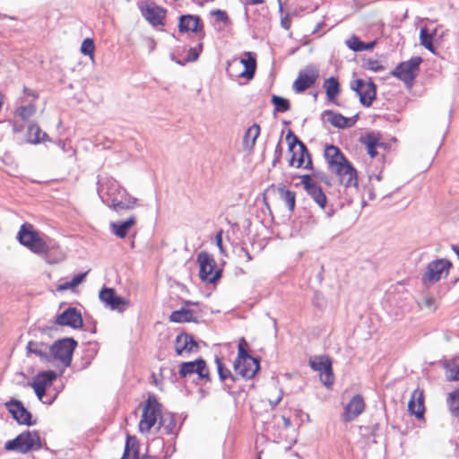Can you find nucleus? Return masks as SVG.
Here are the masks:
<instances>
[{
	"label": "nucleus",
	"instance_id": "nucleus-44",
	"mask_svg": "<svg viewBox=\"0 0 459 459\" xmlns=\"http://www.w3.org/2000/svg\"><path fill=\"white\" fill-rule=\"evenodd\" d=\"M36 112V108L33 105L22 106L17 108L16 115L22 117V120L29 119Z\"/></svg>",
	"mask_w": 459,
	"mask_h": 459
},
{
	"label": "nucleus",
	"instance_id": "nucleus-40",
	"mask_svg": "<svg viewBox=\"0 0 459 459\" xmlns=\"http://www.w3.org/2000/svg\"><path fill=\"white\" fill-rule=\"evenodd\" d=\"M272 103L274 107V112L283 113L290 108V101L287 99L277 95L272 96Z\"/></svg>",
	"mask_w": 459,
	"mask_h": 459
},
{
	"label": "nucleus",
	"instance_id": "nucleus-30",
	"mask_svg": "<svg viewBox=\"0 0 459 459\" xmlns=\"http://www.w3.org/2000/svg\"><path fill=\"white\" fill-rule=\"evenodd\" d=\"M171 322L175 323H190L197 322L195 314L190 309L181 308L179 310L173 311L169 316Z\"/></svg>",
	"mask_w": 459,
	"mask_h": 459
},
{
	"label": "nucleus",
	"instance_id": "nucleus-5",
	"mask_svg": "<svg viewBox=\"0 0 459 459\" xmlns=\"http://www.w3.org/2000/svg\"><path fill=\"white\" fill-rule=\"evenodd\" d=\"M78 343L74 338H63L51 345L50 362L58 361L64 368L72 363L73 354Z\"/></svg>",
	"mask_w": 459,
	"mask_h": 459
},
{
	"label": "nucleus",
	"instance_id": "nucleus-53",
	"mask_svg": "<svg viewBox=\"0 0 459 459\" xmlns=\"http://www.w3.org/2000/svg\"><path fill=\"white\" fill-rule=\"evenodd\" d=\"M222 233L223 231L222 230H220L216 236H215V241H216V245L217 247H219L221 253H223L224 252V248H223V246H222Z\"/></svg>",
	"mask_w": 459,
	"mask_h": 459
},
{
	"label": "nucleus",
	"instance_id": "nucleus-34",
	"mask_svg": "<svg viewBox=\"0 0 459 459\" xmlns=\"http://www.w3.org/2000/svg\"><path fill=\"white\" fill-rule=\"evenodd\" d=\"M278 194L281 200L286 204L290 212H292L295 208L296 195L293 191L286 188L285 186H278Z\"/></svg>",
	"mask_w": 459,
	"mask_h": 459
},
{
	"label": "nucleus",
	"instance_id": "nucleus-46",
	"mask_svg": "<svg viewBox=\"0 0 459 459\" xmlns=\"http://www.w3.org/2000/svg\"><path fill=\"white\" fill-rule=\"evenodd\" d=\"M364 66L366 69L373 72H381L385 69L384 65L378 60L372 58L368 59Z\"/></svg>",
	"mask_w": 459,
	"mask_h": 459
},
{
	"label": "nucleus",
	"instance_id": "nucleus-43",
	"mask_svg": "<svg viewBox=\"0 0 459 459\" xmlns=\"http://www.w3.org/2000/svg\"><path fill=\"white\" fill-rule=\"evenodd\" d=\"M216 364L219 377L222 381L230 380L234 382L236 380V377L230 372V369L223 366V363L219 358L216 359Z\"/></svg>",
	"mask_w": 459,
	"mask_h": 459
},
{
	"label": "nucleus",
	"instance_id": "nucleus-16",
	"mask_svg": "<svg viewBox=\"0 0 459 459\" xmlns=\"http://www.w3.org/2000/svg\"><path fill=\"white\" fill-rule=\"evenodd\" d=\"M318 76V70L314 65H307L299 73L298 78L293 82V89L296 92H303L316 82Z\"/></svg>",
	"mask_w": 459,
	"mask_h": 459
},
{
	"label": "nucleus",
	"instance_id": "nucleus-17",
	"mask_svg": "<svg viewBox=\"0 0 459 459\" xmlns=\"http://www.w3.org/2000/svg\"><path fill=\"white\" fill-rule=\"evenodd\" d=\"M286 139L289 142V149L290 152H293L296 144L299 145L300 151L299 158L296 157V154L292 155L290 160V165L296 166L297 168L303 166L305 163V157L308 159L307 164L305 165V168H307L308 164H311L309 153L306 145L291 131H289Z\"/></svg>",
	"mask_w": 459,
	"mask_h": 459
},
{
	"label": "nucleus",
	"instance_id": "nucleus-58",
	"mask_svg": "<svg viewBox=\"0 0 459 459\" xmlns=\"http://www.w3.org/2000/svg\"><path fill=\"white\" fill-rule=\"evenodd\" d=\"M281 25L284 29L288 30L290 28V22L287 19H282Z\"/></svg>",
	"mask_w": 459,
	"mask_h": 459
},
{
	"label": "nucleus",
	"instance_id": "nucleus-28",
	"mask_svg": "<svg viewBox=\"0 0 459 459\" xmlns=\"http://www.w3.org/2000/svg\"><path fill=\"white\" fill-rule=\"evenodd\" d=\"M408 409L411 414L420 418L424 413V398L423 391L416 389L411 394V399L408 403Z\"/></svg>",
	"mask_w": 459,
	"mask_h": 459
},
{
	"label": "nucleus",
	"instance_id": "nucleus-36",
	"mask_svg": "<svg viewBox=\"0 0 459 459\" xmlns=\"http://www.w3.org/2000/svg\"><path fill=\"white\" fill-rule=\"evenodd\" d=\"M28 141L31 143H39L44 142L48 138V134L41 131L36 124L30 125L28 127Z\"/></svg>",
	"mask_w": 459,
	"mask_h": 459
},
{
	"label": "nucleus",
	"instance_id": "nucleus-32",
	"mask_svg": "<svg viewBox=\"0 0 459 459\" xmlns=\"http://www.w3.org/2000/svg\"><path fill=\"white\" fill-rule=\"evenodd\" d=\"M260 134V126L257 124L252 125L246 131L243 138V145L247 150H251L256 142L257 137Z\"/></svg>",
	"mask_w": 459,
	"mask_h": 459
},
{
	"label": "nucleus",
	"instance_id": "nucleus-18",
	"mask_svg": "<svg viewBox=\"0 0 459 459\" xmlns=\"http://www.w3.org/2000/svg\"><path fill=\"white\" fill-rule=\"evenodd\" d=\"M55 324L61 326H69L73 329H80L83 325L82 314L75 307H68L57 315Z\"/></svg>",
	"mask_w": 459,
	"mask_h": 459
},
{
	"label": "nucleus",
	"instance_id": "nucleus-42",
	"mask_svg": "<svg viewBox=\"0 0 459 459\" xmlns=\"http://www.w3.org/2000/svg\"><path fill=\"white\" fill-rule=\"evenodd\" d=\"M433 33L429 32L426 28H421L420 33V44L432 53H435V48L432 43Z\"/></svg>",
	"mask_w": 459,
	"mask_h": 459
},
{
	"label": "nucleus",
	"instance_id": "nucleus-38",
	"mask_svg": "<svg viewBox=\"0 0 459 459\" xmlns=\"http://www.w3.org/2000/svg\"><path fill=\"white\" fill-rule=\"evenodd\" d=\"M447 403L452 415L459 420V387L449 394Z\"/></svg>",
	"mask_w": 459,
	"mask_h": 459
},
{
	"label": "nucleus",
	"instance_id": "nucleus-60",
	"mask_svg": "<svg viewBox=\"0 0 459 459\" xmlns=\"http://www.w3.org/2000/svg\"><path fill=\"white\" fill-rule=\"evenodd\" d=\"M452 249L457 255V257L459 259V247L458 246H452Z\"/></svg>",
	"mask_w": 459,
	"mask_h": 459
},
{
	"label": "nucleus",
	"instance_id": "nucleus-10",
	"mask_svg": "<svg viewBox=\"0 0 459 459\" xmlns=\"http://www.w3.org/2000/svg\"><path fill=\"white\" fill-rule=\"evenodd\" d=\"M351 89L359 97L360 103L365 107H370L377 96L376 84L371 81L357 79L351 83Z\"/></svg>",
	"mask_w": 459,
	"mask_h": 459
},
{
	"label": "nucleus",
	"instance_id": "nucleus-57",
	"mask_svg": "<svg viewBox=\"0 0 459 459\" xmlns=\"http://www.w3.org/2000/svg\"><path fill=\"white\" fill-rule=\"evenodd\" d=\"M282 399V396L281 395H279L275 401H272L270 400V403L273 407L276 406Z\"/></svg>",
	"mask_w": 459,
	"mask_h": 459
},
{
	"label": "nucleus",
	"instance_id": "nucleus-20",
	"mask_svg": "<svg viewBox=\"0 0 459 459\" xmlns=\"http://www.w3.org/2000/svg\"><path fill=\"white\" fill-rule=\"evenodd\" d=\"M194 374H197L199 378H208V369L204 359H199L180 364L179 375L181 377H186Z\"/></svg>",
	"mask_w": 459,
	"mask_h": 459
},
{
	"label": "nucleus",
	"instance_id": "nucleus-8",
	"mask_svg": "<svg viewBox=\"0 0 459 459\" xmlns=\"http://www.w3.org/2000/svg\"><path fill=\"white\" fill-rule=\"evenodd\" d=\"M197 262L200 266L199 276L203 281L213 283L221 278V271L216 269V263L212 255L201 252L197 255Z\"/></svg>",
	"mask_w": 459,
	"mask_h": 459
},
{
	"label": "nucleus",
	"instance_id": "nucleus-52",
	"mask_svg": "<svg viewBox=\"0 0 459 459\" xmlns=\"http://www.w3.org/2000/svg\"><path fill=\"white\" fill-rule=\"evenodd\" d=\"M30 385L33 388L37 397L39 398V400L43 401V397L45 396L46 394V388L42 387V386H39L38 385H34L32 383L30 384ZM45 403H51V401L49 402H45Z\"/></svg>",
	"mask_w": 459,
	"mask_h": 459
},
{
	"label": "nucleus",
	"instance_id": "nucleus-22",
	"mask_svg": "<svg viewBox=\"0 0 459 459\" xmlns=\"http://www.w3.org/2000/svg\"><path fill=\"white\" fill-rule=\"evenodd\" d=\"M364 409L365 403L363 397L359 394L354 395L344 408L342 415V421L350 422L353 420L363 412Z\"/></svg>",
	"mask_w": 459,
	"mask_h": 459
},
{
	"label": "nucleus",
	"instance_id": "nucleus-21",
	"mask_svg": "<svg viewBox=\"0 0 459 459\" xmlns=\"http://www.w3.org/2000/svg\"><path fill=\"white\" fill-rule=\"evenodd\" d=\"M301 183L304 185L308 195L311 196L320 208L324 209L326 204V196L318 184L313 181L308 175L302 177Z\"/></svg>",
	"mask_w": 459,
	"mask_h": 459
},
{
	"label": "nucleus",
	"instance_id": "nucleus-47",
	"mask_svg": "<svg viewBox=\"0 0 459 459\" xmlns=\"http://www.w3.org/2000/svg\"><path fill=\"white\" fill-rule=\"evenodd\" d=\"M202 48H203L202 44H199L198 48H190L187 51V55L185 59V62L196 61L199 57Z\"/></svg>",
	"mask_w": 459,
	"mask_h": 459
},
{
	"label": "nucleus",
	"instance_id": "nucleus-55",
	"mask_svg": "<svg viewBox=\"0 0 459 459\" xmlns=\"http://www.w3.org/2000/svg\"><path fill=\"white\" fill-rule=\"evenodd\" d=\"M376 43H377L376 41H371V42H368V43L363 42L361 51L373 49L374 47L376 46Z\"/></svg>",
	"mask_w": 459,
	"mask_h": 459
},
{
	"label": "nucleus",
	"instance_id": "nucleus-61",
	"mask_svg": "<svg viewBox=\"0 0 459 459\" xmlns=\"http://www.w3.org/2000/svg\"><path fill=\"white\" fill-rule=\"evenodd\" d=\"M283 421H284V426H285L286 428H288V427H290V419L283 417Z\"/></svg>",
	"mask_w": 459,
	"mask_h": 459
},
{
	"label": "nucleus",
	"instance_id": "nucleus-35",
	"mask_svg": "<svg viewBox=\"0 0 459 459\" xmlns=\"http://www.w3.org/2000/svg\"><path fill=\"white\" fill-rule=\"evenodd\" d=\"M324 87L330 101H334L340 92V84L336 78L330 77L325 81Z\"/></svg>",
	"mask_w": 459,
	"mask_h": 459
},
{
	"label": "nucleus",
	"instance_id": "nucleus-49",
	"mask_svg": "<svg viewBox=\"0 0 459 459\" xmlns=\"http://www.w3.org/2000/svg\"><path fill=\"white\" fill-rule=\"evenodd\" d=\"M420 307L434 311L437 308V302L431 297H425L420 303Z\"/></svg>",
	"mask_w": 459,
	"mask_h": 459
},
{
	"label": "nucleus",
	"instance_id": "nucleus-7",
	"mask_svg": "<svg viewBox=\"0 0 459 459\" xmlns=\"http://www.w3.org/2000/svg\"><path fill=\"white\" fill-rule=\"evenodd\" d=\"M451 266V262L446 259H436L429 262L422 275V282L426 286L437 282L448 274Z\"/></svg>",
	"mask_w": 459,
	"mask_h": 459
},
{
	"label": "nucleus",
	"instance_id": "nucleus-37",
	"mask_svg": "<svg viewBox=\"0 0 459 459\" xmlns=\"http://www.w3.org/2000/svg\"><path fill=\"white\" fill-rule=\"evenodd\" d=\"M159 428H162L164 433L171 435L175 433L176 420L171 414L162 415L159 420Z\"/></svg>",
	"mask_w": 459,
	"mask_h": 459
},
{
	"label": "nucleus",
	"instance_id": "nucleus-23",
	"mask_svg": "<svg viewBox=\"0 0 459 459\" xmlns=\"http://www.w3.org/2000/svg\"><path fill=\"white\" fill-rule=\"evenodd\" d=\"M178 30L181 33L189 31L198 33L203 31L204 24L199 16L185 14L179 17Z\"/></svg>",
	"mask_w": 459,
	"mask_h": 459
},
{
	"label": "nucleus",
	"instance_id": "nucleus-12",
	"mask_svg": "<svg viewBox=\"0 0 459 459\" xmlns=\"http://www.w3.org/2000/svg\"><path fill=\"white\" fill-rule=\"evenodd\" d=\"M4 406L18 424L26 426L35 424V422L31 420V413L24 407L21 401L13 398L6 402Z\"/></svg>",
	"mask_w": 459,
	"mask_h": 459
},
{
	"label": "nucleus",
	"instance_id": "nucleus-9",
	"mask_svg": "<svg viewBox=\"0 0 459 459\" xmlns=\"http://www.w3.org/2000/svg\"><path fill=\"white\" fill-rule=\"evenodd\" d=\"M421 62V57L413 56L408 61L400 63L391 72V75L403 81L406 85H411Z\"/></svg>",
	"mask_w": 459,
	"mask_h": 459
},
{
	"label": "nucleus",
	"instance_id": "nucleus-51",
	"mask_svg": "<svg viewBox=\"0 0 459 459\" xmlns=\"http://www.w3.org/2000/svg\"><path fill=\"white\" fill-rule=\"evenodd\" d=\"M211 15L215 16L216 19L218 21H220V22H222L224 23H228L229 22V16L226 13L225 11H222V10H220V9L212 10L211 12Z\"/></svg>",
	"mask_w": 459,
	"mask_h": 459
},
{
	"label": "nucleus",
	"instance_id": "nucleus-24",
	"mask_svg": "<svg viewBox=\"0 0 459 459\" xmlns=\"http://www.w3.org/2000/svg\"><path fill=\"white\" fill-rule=\"evenodd\" d=\"M322 117L323 119H326L333 126L342 129L351 127L357 120V116L353 117H346L342 114L335 113L332 110H325L322 113Z\"/></svg>",
	"mask_w": 459,
	"mask_h": 459
},
{
	"label": "nucleus",
	"instance_id": "nucleus-3",
	"mask_svg": "<svg viewBox=\"0 0 459 459\" xmlns=\"http://www.w3.org/2000/svg\"><path fill=\"white\" fill-rule=\"evenodd\" d=\"M104 186H107V193L110 195V201H108L107 204L114 211L130 210L136 204L137 199L128 195L125 190L119 189L118 183L114 179L108 180L107 183L101 185L99 189L100 195L104 190ZM100 197L102 198V196Z\"/></svg>",
	"mask_w": 459,
	"mask_h": 459
},
{
	"label": "nucleus",
	"instance_id": "nucleus-31",
	"mask_svg": "<svg viewBox=\"0 0 459 459\" xmlns=\"http://www.w3.org/2000/svg\"><path fill=\"white\" fill-rule=\"evenodd\" d=\"M57 377V374L53 370L41 371L32 379V384L47 388Z\"/></svg>",
	"mask_w": 459,
	"mask_h": 459
},
{
	"label": "nucleus",
	"instance_id": "nucleus-2",
	"mask_svg": "<svg viewBox=\"0 0 459 459\" xmlns=\"http://www.w3.org/2000/svg\"><path fill=\"white\" fill-rule=\"evenodd\" d=\"M247 345L242 338L238 346V357L234 361L233 368L237 375L246 379H251L260 369L259 360L248 354L246 350Z\"/></svg>",
	"mask_w": 459,
	"mask_h": 459
},
{
	"label": "nucleus",
	"instance_id": "nucleus-59",
	"mask_svg": "<svg viewBox=\"0 0 459 459\" xmlns=\"http://www.w3.org/2000/svg\"><path fill=\"white\" fill-rule=\"evenodd\" d=\"M248 4H263L264 0H247Z\"/></svg>",
	"mask_w": 459,
	"mask_h": 459
},
{
	"label": "nucleus",
	"instance_id": "nucleus-6",
	"mask_svg": "<svg viewBox=\"0 0 459 459\" xmlns=\"http://www.w3.org/2000/svg\"><path fill=\"white\" fill-rule=\"evenodd\" d=\"M161 405L154 396H149L143 407L142 419L139 423V430L142 433L150 432L158 420L161 417Z\"/></svg>",
	"mask_w": 459,
	"mask_h": 459
},
{
	"label": "nucleus",
	"instance_id": "nucleus-27",
	"mask_svg": "<svg viewBox=\"0 0 459 459\" xmlns=\"http://www.w3.org/2000/svg\"><path fill=\"white\" fill-rule=\"evenodd\" d=\"M325 156L332 170L348 160L340 149L334 145H329L325 148Z\"/></svg>",
	"mask_w": 459,
	"mask_h": 459
},
{
	"label": "nucleus",
	"instance_id": "nucleus-62",
	"mask_svg": "<svg viewBox=\"0 0 459 459\" xmlns=\"http://www.w3.org/2000/svg\"><path fill=\"white\" fill-rule=\"evenodd\" d=\"M24 92L28 95H33L30 90H28L27 88H24Z\"/></svg>",
	"mask_w": 459,
	"mask_h": 459
},
{
	"label": "nucleus",
	"instance_id": "nucleus-14",
	"mask_svg": "<svg viewBox=\"0 0 459 459\" xmlns=\"http://www.w3.org/2000/svg\"><path fill=\"white\" fill-rule=\"evenodd\" d=\"M99 298L100 301L110 309L117 310L118 312L125 311L129 306V301L117 296L115 290L112 288H102L99 293Z\"/></svg>",
	"mask_w": 459,
	"mask_h": 459
},
{
	"label": "nucleus",
	"instance_id": "nucleus-4",
	"mask_svg": "<svg viewBox=\"0 0 459 459\" xmlns=\"http://www.w3.org/2000/svg\"><path fill=\"white\" fill-rule=\"evenodd\" d=\"M41 447V439L38 432L30 430L22 432L15 438L8 440L4 445L5 450L14 451L20 454L37 451Z\"/></svg>",
	"mask_w": 459,
	"mask_h": 459
},
{
	"label": "nucleus",
	"instance_id": "nucleus-1",
	"mask_svg": "<svg viewBox=\"0 0 459 459\" xmlns=\"http://www.w3.org/2000/svg\"><path fill=\"white\" fill-rule=\"evenodd\" d=\"M21 245L39 255H48L51 246L43 234L36 230L30 223H23L17 234Z\"/></svg>",
	"mask_w": 459,
	"mask_h": 459
},
{
	"label": "nucleus",
	"instance_id": "nucleus-25",
	"mask_svg": "<svg viewBox=\"0 0 459 459\" xmlns=\"http://www.w3.org/2000/svg\"><path fill=\"white\" fill-rule=\"evenodd\" d=\"M197 342L192 335L183 333L177 336L175 341V351L178 355H182L184 352L190 353L197 349Z\"/></svg>",
	"mask_w": 459,
	"mask_h": 459
},
{
	"label": "nucleus",
	"instance_id": "nucleus-48",
	"mask_svg": "<svg viewBox=\"0 0 459 459\" xmlns=\"http://www.w3.org/2000/svg\"><path fill=\"white\" fill-rule=\"evenodd\" d=\"M94 49H95V47H94V43H93L92 39H85L82 41V47H81V51L84 55H89V56L92 55L93 52H94Z\"/></svg>",
	"mask_w": 459,
	"mask_h": 459
},
{
	"label": "nucleus",
	"instance_id": "nucleus-15",
	"mask_svg": "<svg viewBox=\"0 0 459 459\" xmlns=\"http://www.w3.org/2000/svg\"><path fill=\"white\" fill-rule=\"evenodd\" d=\"M142 15L152 25H161L165 18L166 10L152 2L139 3Z\"/></svg>",
	"mask_w": 459,
	"mask_h": 459
},
{
	"label": "nucleus",
	"instance_id": "nucleus-41",
	"mask_svg": "<svg viewBox=\"0 0 459 459\" xmlns=\"http://www.w3.org/2000/svg\"><path fill=\"white\" fill-rule=\"evenodd\" d=\"M86 275H87V272L81 273L74 276L70 281H65V282L60 284L58 286L57 290H66L74 289L83 281Z\"/></svg>",
	"mask_w": 459,
	"mask_h": 459
},
{
	"label": "nucleus",
	"instance_id": "nucleus-45",
	"mask_svg": "<svg viewBox=\"0 0 459 459\" xmlns=\"http://www.w3.org/2000/svg\"><path fill=\"white\" fill-rule=\"evenodd\" d=\"M345 44L350 49L355 52H361L363 41H361L359 37L352 35L345 41Z\"/></svg>",
	"mask_w": 459,
	"mask_h": 459
},
{
	"label": "nucleus",
	"instance_id": "nucleus-50",
	"mask_svg": "<svg viewBox=\"0 0 459 459\" xmlns=\"http://www.w3.org/2000/svg\"><path fill=\"white\" fill-rule=\"evenodd\" d=\"M242 70V68H232L231 60L227 62V73L231 78H242L240 76Z\"/></svg>",
	"mask_w": 459,
	"mask_h": 459
},
{
	"label": "nucleus",
	"instance_id": "nucleus-33",
	"mask_svg": "<svg viewBox=\"0 0 459 459\" xmlns=\"http://www.w3.org/2000/svg\"><path fill=\"white\" fill-rule=\"evenodd\" d=\"M446 376L448 380H459V355L444 363Z\"/></svg>",
	"mask_w": 459,
	"mask_h": 459
},
{
	"label": "nucleus",
	"instance_id": "nucleus-19",
	"mask_svg": "<svg viewBox=\"0 0 459 459\" xmlns=\"http://www.w3.org/2000/svg\"><path fill=\"white\" fill-rule=\"evenodd\" d=\"M338 177V179L342 185L345 187H357L358 186V176L357 171L353 168L351 162L348 160L339 167L333 169Z\"/></svg>",
	"mask_w": 459,
	"mask_h": 459
},
{
	"label": "nucleus",
	"instance_id": "nucleus-54",
	"mask_svg": "<svg viewBox=\"0 0 459 459\" xmlns=\"http://www.w3.org/2000/svg\"><path fill=\"white\" fill-rule=\"evenodd\" d=\"M152 446H157L163 447V446H164V441H163V439H162V438H160V437H157V438L152 439V442H151V443L149 444V446H148V451H150V450H151V447H152Z\"/></svg>",
	"mask_w": 459,
	"mask_h": 459
},
{
	"label": "nucleus",
	"instance_id": "nucleus-56",
	"mask_svg": "<svg viewBox=\"0 0 459 459\" xmlns=\"http://www.w3.org/2000/svg\"><path fill=\"white\" fill-rule=\"evenodd\" d=\"M241 253H243L247 262H249L252 260V256L251 255L249 254V252L247 250H246L244 247L241 248L240 250Z\"/></svg>",
	"mask_w": 459,
	"mask_h": 459
},
{
	"label": "nucleus",
	"instance_id": "nucleus-39",
	"mask_svg": "<svg viewBox=\"0 0 459 459\" xmlns=\"http://www.w3.org/2000/svg\"><path fill=\"white\" fill-rule=\"evenodd\" d=\"M363 143L367 146L368 155L371 158H375L377 155V147L379 145L378 139L372 134H368Z\"/></svg>",
	"mask_w": 459,
	"mask_h": 459
},
{
	"label": "nucleus",
	"instance_id": "nucleus-29",
	"mask_svg": "<svg viewBox=\"0 0 459 459\" xmlns=\"http://www.w3.org/2000/svg\"><path fill=\"white\" fill-rule=\"evenodd\" d=\"M135 224L134 216H130L124 221L110 222L111 231L119 238L126 237L129 230Z\"/></svg>",
	"mask_w": 459,
	"mask_h": 459
},
{
	"label": "nucleus",
	"instance_id": "nucleus-11",
	"mask_svg": "<svg viewBox=\"0 0 459 459\" xmlns=\"http://www.w3.org/2000/svg\"><path fill=\"white\" fill-rule=\"evenodd\" d=\"M309 365L313 370L320 372V378L325 385L330 386L333 385V374L332 362L327 357H315L309 360Z\"/></svg>",
	"mask_w": 459,
	"mask_h": 459
},
{
	"label": "nucleus",
	"instance_id": "nucleus-13",
	"mask_svg": "<svg viewBox=\"0 0 459 459\" xmlns=\"http://www.w3.org/2000/svg\"><path fill=\"white\" fill-rule=\"evenodd\" d=\"M232 68H242L240 76L251 80L256 69L255 55L252 52H245L244 57H233L231 59Z\"/></svg>",
	"mask_w": 459,
	"mask_h": 459
},
{
	"label": "nucleus",
	"instance_id": "nucleus-26",
	"mask_svg": "<svg viewBox=\"0 0 459 459\" xmlns=\"http://www.w3.org/2000/svg\"><path fill=\"white\" fill-rule=\"evenodd\" d=\"M27 351L39 358L43 362H50L51 345L42 342L30 341L27 344Z\"/></svg>",
	"mask_w": 459,
	"mask_h": 459
}]
</instances>
